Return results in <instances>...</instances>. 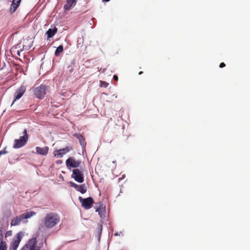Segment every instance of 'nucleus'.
<instances>
[{
    "instance_id": "obj_1",
    "label": "nucleus",
    "mask_w": 250,
    "mask_h": 250,
    "mask_svg": "<svg viewBox=\"0 0 250 250\" xmlns=\"http://www.w3.org/2000/svg\"><path fill=\"white\" fill-rule=\"evenodd\" d=\"M60 217L56 213L50 212L47 213L43 219V226L46 229H51L55 227L60 222Z\"/></svg>"
},
{
    "instance_id": "obj_2",
    "label": "nucleus",
    "mask_w": 250,
    "mask_h": 250,
    "mask_svg": "<svg viewBox=\"0 0 250 250\" xmlns=\"http://www.w3.org/2000/svg\"><path fill=\"white\" fill-rule=\"evenodd\" d=\"M65 165L67 168L69 170L72 168H76V169H73L72 172H81L80 169L78 168L83 170L84 164L80 159H76L74 157H69L66 160Z\"/></svg>"
},
{
    "instance_id": "obj_3",
    "label": "nucleus",
    "mask_w": 250,
    "mask_h": 250,
    "mask_svg": "<svg viewBox=\"0 0 250 250\" xmlns=\"http://www.w3.org/2000/svg\"><path fill=\"white\" fill-rule=\"evenodd\" d=\"M35 214L36 212L34 211H29L23 213L18 216L14 217L11 221V226H18L20 225L23 220L30 218Z\"/></svg>"
},
{
    "instance_id": "obj_4",
    "label": "nucleus",
    "mask_w": 250,
    "mask_h": 250,
    "mask_svg": "<svg viewBox=\"0 0 250 250\" xmlns=\"http://www.w3.org/2000/svg\"><path fill=\"white\" fill-rule=\"evenodd\" d=\"M23 135L20 137L19 139H15L14 140V144L13 147L14 148H19L24 146L28 140V134L26 129L23 132Z\"/></svg>"
},
{
    "instance_id": "obj_5",
    "label": "nucleus",
    "mask_w": 250,
    "mask_h": 250,
    "mask_svg": "<svg viewBox=\"0 0 250 250\" xmlns=\"http://www.w3.org/2000/svg\"><path fill=\"white\" fill-rule=\"evenodd\" d=\"M47 90L48 86L44 84H41L40 86L34 88L33 92L36 97L42 99L44 97Z\"/></svg>"
},
{
    "instance_id": "obj_6",
    "label": "nucleus",
    "mask_w": 250,
    "mask_h": 250,
    "mask_svg": "<svg viewBox=\"0 0 250 250\" xmlns=\"http://www.w3.org/2000/svg\"><path fill=\"white\" fill-rule=\"evenodd\" d=\"M22 233L20 232L16 234L11 241L9 250H17L22 238Z\"/></svg>"
},
{
    "instance_id": "obj_7",
    "label": "nucleus",
    "mask_w": 250,
    "mask_h": 250,
    "mask_svg": "<svg viewBox=\"0 0 250 250\" xmlns=\"http://www.w3.org/2000/svg\"><path fill=\"white\" fill-rule=\"evenodd\" d=\"M79 200L82 204V206L85 209H89L92 208L94 203V200L91 197L86 198H83L82 197H79Z\"/></svg>"
},
{
    "instance_id": "obj_8",
    "label": "nucleus",
    "mask_w": 250,
    "mask_h": 250,
    "mask_svg": "<svg viewBox=\"0 0 250 250\" xmlns=\"http://www.w3.org/2000/svg\"><path fill=\"white\" fill-rule=\"evenodd\" d=\"M37 241L36 238L29 239L21 250H39L37 249Z\"/></svg>"
},
{
    "instance_id": "obj_9",
    "label": "nucleus",
    "mask_w": 250,
    "mask_h": 250,
    "mask_svg": "<svg viewBox=\"0 0 250 250\" xmlns=\"http://www.w3.org/2000/svg\"><path fill=\"white\" fill-rule=\"evenodd\" d=\"M71 150L72 148L71 146H66L65 148L54 150L53 154L55 157L62 158Z\"/></svg>"
},
{
    "instance_id": "obj_10",
    "label": "nucleus",
    "mask_w": 250,
    "mask_h": 250,
    "mask_svg": "<svg viewBox=\"0 0 250 250\" xmlns=\"http://www.w3.org/2000/svg\"><path fill=\"white\" fill-rule=\"evenodd\" d=\"M26 86L23 84L21 85V86L16 90L15 93V99L11 104V106H12L15 101L20 99L22 97L26 91Z\"/></svg>"
},
{
    "instance_id": "obj_11",
    "label": "nucleus",
    "mask_w": 250,
    "mask_h": 250,
    "mask_svg": "<svg viewBox=\"0 0 250 250\" xmlns=\"http://www.w3.org/2000/svg\"><path fill=\"white\" fill-rule=\"evenodd\" d=\"M36 150L37 154L41 155L46 156L48 154L49 147L47 146L43 147L37 146Z\"/></svg>"
},
{
    "instance_id": "obj_12",
    "label": "nucleus",
    "mask_w": 250,
    "mask_h": 250,
    "mask_svg": "<svg viewBox=\"0 0 250 250\" xmlns=\"http://www.w3.org/2000/svg\"><path fill=\"white\" fill-rule=\"evenodd\" d=\"M21 0H13L10 8V12L13 13L20 6Z\"/></svg>"
},
{
    "instance_id": "obj_13",
    "label": "nucleus",
    "mask_w": 250,
    "mask_h": 250,
    "mask_svg": "<svg viewBox=\"0 0 250 250\" xmlns=\"http://www.w3.org/2000/svg\"><path fill=\"white\" fill-rule=\"evenodd\" d=\"M76 1L75 0H67L65 4L64 5L65 10H69L72 7L76 5Z\"/></svg>"
},
{
    "instance_id": "obj_14",
    "label": "nucleus",
    "mask_w": 250,
    "mask_h": 250,
    "mask_svg": "<svg viewBox=\"0 0 250 250\" xmlns=\"http://www.w3.org/2000/svg\"><path fill=\"white\" fill-rule=\"evenodd\" d=\"M58 31V29L56 27H54L53 29L49 28L46 32L47 39L52 38Z\"/></svg>"
},
{
    "instance_id": "obj_15",
    "label": "nucleus",
    "mask_w": 250,
    "mask_h": 250,
    "mask_svg": "<svg viewBox=\"0 0 250 250\" xmlns=\"http://www.w3.org/2000/svg\"><path fill=\"white\" fill-rule=\"evenodd\" d=\"M72 177L79 183H82L83 181V176L82 173H72Z\"/></svg>"
},
{
    "instance_id": "obj_16",
    "label": "nucleus",
    "mask_w": 250,
    "mask_h": 250,
    "mask_svg": "<svg viewBox=\"0 0 250 250\" xmlns=\"http://www.w3.org/2000/svg\"><path fill=\"white\" fill-rule=\"evenodd\" d=\"M74 136L79 140L80 143L82 146H83L85 144V139L81 134L76 133L74 134Z\"/></svg>"
},
{
    "instance_id": "obj_17",
    "label": "nucleus",
    "mask_w": 250,
    "mask_h": 250,
    "mask_svg": "<svg viewBox=\"0 0 250 250\" xmlns=\"http://www.w3.org/2000/svg\"><path fill=\"white\" fill-rule=\"evenodd\" d=\"M77 191L80 192L82 194L85 193L87 191V189H86L85 185L83 184V185H80Z\"/></svg>"
},
{
    "instance_id": "obj_18",
    "label": "nucleus",
    "mask_w": 250,
    "mask_h": 250,
    "mask_svg": "<svg viewBox=\"0 0 250 250\" xmlns=\"http://www.w3.org/2000/svg\"><path fill=\"white\" fill-rule=\"evenodd\" d=\"M63 51V47L62 45L59 46L55 51V54L56 56H59L60 54Z\"/></svg>"
},
{
    "instance_id": "obj_19",
    "label": "nucleus",
    "mask_w": 250,
    "mask_h": 250,
    "mask_svg": "<svg viewBox=\"0 0 250 250\" xmlns=\"http://www.w3.org/2000/svg\"><path fill=\"white\" fill-rule=\"evenodd\" d=\"M7 244L6 242H2L0 245V250H7Z\"/></svg>"
},
{
    "instance_id": "obj_20",
    "label": "nucleus",
    "mask_w": 250,
    "mask_h": 250,
    "mask_svg": "<svg viewBox=\"0 0 250 250\" xmlns=\"http://www.w3.org/2000/svg\"><path fill=\"white\" fill-rule=\"evenodd\" d=\"M96 211L98 212L99 213V214L100 215V216L101 217H102L103 212V208H101L100 207H99V208H96Z\"/></svg>"
},
{
    "instance_id": "obj_21",
    "label": "nucleus",
    "mask_w": 250,
    "mask_h": 250,
    "mask_svg": "<svg viewBox=\"0 0 250 250\" xmlns=\"http://www.w3.org/2000/svg\"><path fill=\"white\" fill-rule=\"evenodd\" d=\"M70 184L71 187L74 188L77 190L78 189L80 185H78L76 184L73 182H70Z\"/></svg>"
},
{
    "instance_id": "obj_22",
    "label": "nucleus",
    "mask_w": 250,
    "mask_h": 250,
    "mask_svg": "<svg viewBox=\"0 0 250 250\" xmlns=\"http://www.w3.org/2000/svg\"><path fill=\"white\" fill-rule=\"evenodd\" d=\"M100 84H101V86H104V87H107V86L108 85V83H107L105 82L102 81H100Z\"/></svg>"
},
{
    "instance_id": "obj_23",
    "label": "nucleus",
    "mask_w": 250,
    "mask_h": 250,
    "mask_svg": "<svg viewBox=\"0 0 250 250\" xmlns=\"http://www.w3.org/2000/svg\"><path fill=\"white\" fill-rule=\"evenodd\" d=\"M56 163L58 165H61L62 163V160H58L56 161Z\"/></svg>"
},
{
    "instance_id": "obj_24",
    "label": "nucleus",
    "mask_w": 250,
    "mask_h": 250,
    "mask_svg": "<svg viewBox=\"0 0 250 250\" xmlns=\"http://www.w3.org/2000/svg\"><path fill=\"white\" fill-rule=\"evenodd\" d=\"M225 66H226V64L224 62H221L219 65L220 67H221V68H223V67H225Z\"/></svg>"
},
{
    "instance_id": "obj_25",
    "label": "nucleus",
    "mask_w": 250,
    "mask_h": 250,
    "mask_svg": "<svg viewBox=\"0 0 250 250\" xmlns=\"http://www.w3.org/2000/svg\"><path fill=\"white\" fill-rule=\"evenodd\" d=\"M113 79H114V80H115L116 81H118V76L117 75H114L113 76Z\"/></svg>"
},
{
    "instance_id": "obj_26",
    "label": "nucleus",
    "mask_w": 250,
    "mask_h": 250,
    "mask_svg": "<svg viewBox=\"0 0 250 250\" xmlns=\"http://www.w3.org/2000/svg\"><path fill=\"white\" fill-rule=\"evenodd\" d=\"M125 177V174L123 175L121 178H119V179H118L119 181H120V180H121L122 179H123Z\"/></svg>"
},
{
    "instance_id": "obj_27",
    "label": "nucleus",
    "mask_w": 250,
    "mask_h": 250,
    "mask_svg": "<svg viewBox=\"0 0 250 250\" xmlns=\"http://www.w3.org/2000/svg\"><path fill=\"white\" fill-rule=\"evenodd\" d=\"M143 73V71H140L139 73V75H141Z\"/></svg>"
},
{
    "instance_id": "obj_28",
    "label": "nucleus",
    "mask_w": 250,
    "mask_h": 250,
    "mask_svg": "<svg viewBox=\"0 0 250 250\" xmlns=\"http://www.w3.org/2000/svg\"><path fill=\"white\" fill-rule=\"evenodd\" d=\"M103 1H109L110 0H103Z\"/></svg>"
},
{
    "instance_id": "obj_29",
    "label": "nucleus",
    "mask_w": 250,
    "mask_h": 250,
    "mask_svg": "<svg viewBox=\"0 0 250 250\" xmlns=\"http://www.w3.org/2000/svg\"><path fill=\"white\" fill-rule=\"evenodd\" d=\"M100 230H101H101H102V226H100Z\"/></svg>"
}]
</instances>
